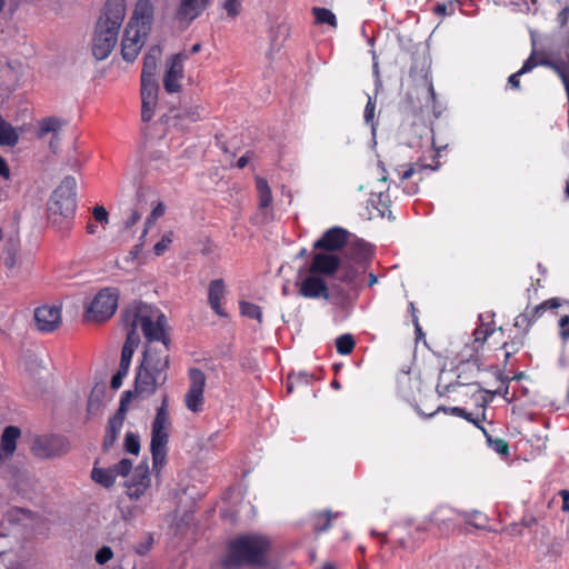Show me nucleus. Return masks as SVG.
Returning <instances> with one entry per match:
<instances>
[{"label": "nucleus", "mask_w": 569, "mask_h": 569, "mask_svg": "<svg viewBox=\"0 0 569 569\" xmlns=\"http://www.w3.org/2000/svg\"><path fill=\"white\" fill-rule=\"evenodd\" d=\"M375 110H376V103L371 99V97H369L368 102H367L366 108H365V113H363V118H365L366 123H371L372 122V120L375 118Z\"/></svg>", "instance_id": "nucleus-47"}, {"label": "nucleus", "mask_w": 569, "mask_h": 569, "mask_svg": "<svg viewBox=\"0 0 569 569\" xmlns=\"http://www.w3.org/2000/svg\"><path fill=\"white\" fill-rule=\"evenodd\" d=\"M492 448L496 452H498L500 455H506V453H508V450H509L508 443L502 439H497L493 442Z\"/></svg>", "instance_id": "nucleus-49"}, {"label": "nucleus", "mask_w": 569, "mask_h": 569, "mask_svg": "<svg viewBox=\"0 0 569 569\" xmlns=\"http://www.w3.org/2000/svg\"><path fill=\"white\" fill-rule=\"evenodd\" d=\"M76 187V179L68 176L53 191L48 204L49 220L52 223H68L73 218L77 208Z\"/></svg>", "instance_id": "nucleus-4"}, {"label": "nucleus", "mask_w": 569, "mask_h": 569, "mask_svg": "<svg viewBox=\"0 0 569 569\" xmlns=\"http://www.w3.org/2000/svg\"><path fill=\"white\" fill-rule=\"evenodd\" d=\"M491 333L492 329L489 326L481 323L473 331L475 342H485Z\"/></svg>", "instance_id": "nucleus-39"}, {"label": "nucleus", "mask_w": 569, "mask_h": 569, "mask_svg": "<svg viewBox=\"0 0 569 569\" xmlns=\"http://www.w3.org/2000/svg\"><path fill=\"white\" fill-rule=\"evenodd\" d=\"M569 8H563L558 14L560 26H565L568 21Z\"/></svg>", "instance_id": "nucleus-55"}, {"label": "nucleus", "mask_w": 569, "mask_h": 569, "mask_svg": "<svg viewBox=\"0 0 569 569\" xmlns=\"http://www.w3.org/2000/svg\"><path fill=\"white\" fill-rule=\"evenodd\" d=\"M18 139L17 130L0 117V144L14 146Z\"/></svg>", "instance_id": "nucleus-26"}, {"label": "nucleus", "mask_w": 569, "mask_h": 569, "mask_svg": "<svg viewBox=\"0 0 569 569\" xmlns=\"http://www.w3.org/2000/svg\"><path fill=\"white\" fill-rule=\"evenodd\" d=\"M376 282H377L376 276L370 273V276H369V286H373Z\"/></svg>", "instance_id": "nucleus-63"}, {"label": "nucleus", "mask_w": 569, "mask_h": 569, "mask_svg": "<svg viewBox=\"0 0 569 569\" xmlns=\"http://www.w3.org/2000/svg\"><path fill=\"white\" fill-rule=\"evenodd\" d=\"M122 323L124 329L127 330V339L122 347L120 366L123 367V369H126L130 367L133 353L140 342V335L138 332V329H140V322H138L136 326L127 323L124 309L122 311Z\"/></svg>", "instance_id": "nucleus-14"}, {"label": "nucleus", "mask_w": 569, "mask_h": 569, "mask_svg": "<svg viewBox=\"0 0 569 569\" xmlns=\"http://www.w3.org/2000/svg\"><path fill=\"white\" fill-rule=\"evenodd\" d=\"M158 84L141 86L142 111L141 118L144 122L151 120L157 103Z\"/></svg>", "instance_id": "nucleus-20"}, {"label": "nucleus", "mask_w": 569, "mask_h": 569, "mask_svg": "<svg viewBox=\"0 0 569 569\" xmlns=\"http://www.w3.org/2000/svg\"><path fill=\"white\" fill-rule=\"evenodd\" d=\"M92 479L100 483L101 486L109 488L111 487L116 481V475L114 470L112 468L110 469H101V468H93L91 471Z\"/></svg>", "instance_id": "nucleus-27"}, {"label": "nucleus", "mask_w": 569, "mask_h": 569, "mask_svg": "<svg viewBox=\"0 0 569 569\" xmlns=\"http://www.w3.org/2000/svg\"><path fill=\"white\" fill-rule=\"evenodd\" d=\"M249 162V158L247 156H242L237 161V167L242 169L244 168Z\"/></svg>", "instance_id": "nucleus-59"}, {"label": "nucleus", "mask_w": 569, "mask_h": 569, "mask_svg": "<svg viewBox=\"0 0 569 569\" xmlns=\"http://www.w3.org/2000/svg\"><path fill=\"white\" fill-rule=\"evenodd\" d=\"M17 262H18V259H17L16 250L8 249L7 256L4 258V266L8 269H13L17 266Z\"/></svg>", "instance_id": "nucleus-48"}, {"label": "nucleus", "mask_w": 569, "mask_h": 569, "mask_svg": "<svg viewBox=\"0 0 569 569\" xmlns=\"http://www.w3.org/2000/svg\"><path fill=\"white\" fill-rule=\"evenodd\" d=\"M269 549L270 540L263 535L250 533L239 536L229 543L222 566L227 569L238 568L243 565L263 566L267 563Z\"/></svg>", "instance_id": "nucleus-3"}, {"label": "nucleus", "mask_w": 569, "mask_h": 569, "mask_svg": "<svg viewBox=\"0 0 569 569\" xmlns=\"http://www.w3.org/2000/svg\"><path fill=\"white\" fill-rule=\"evenodd\" d=\"M336 348L340 355H349L355 348V339L350 333H345L336 339Z\"/></svg>", "instance_id": "nucleus-28"}, {"label": "nucleus", "mask_w": 569, "mask_h": 569, "mask_svg": "<svg viewBox=\"0 0 569 569\" xmlns=\"http://www.w3.org/2000/svg\"><path fill=\"white\" fill-rule=\"evenodd\" d=\"M166 212V206L163 202H158L156 207L152 209L151 213L152 218L160 219Z\"/></svg>", "instance_id": "nucleus-53"}, {"label": "nucleus", "mask_w": 569, "mask_h": 569, "mask_svg": "<svg viewBox=\"0 0 569 569\" xmlns=\"http://www.w3.org/2000/svg\"><path fill=\"white\" fill-rule=\"evenodd\" d=\"M93 217L99 223L103 226L109 222L108 211L102 206H97L93 208Z\"/></svg>", "instance_id": "nucleus-44"}, {"label": "nucleus", "mask_w": 569, "mask_h": 569, "mask_svg": "<svg viewBox=\"0 0 569 569\" xmlns=\"http://www.w3.org/2000/svg\"><path fill=\"white\" fill-rule=\"evenodd\" d=\"M171 242H172V232H168V233L163 234L161 240L158 241L153 247L154 253L157 256H162L167 251V249L169 248Z\"/></svg>", "instance_id": "nucleus-36"}, {"label": "nucleus", "mask_w": 569, "mask_h": 569, "mask_svg": "<svg viewBox=\"0 0 569 569\" xmlns=\"http://www.w3.org/2000/svg\"><path fill=\"white\" fill-rule=\"evenodd\" d=\"M154 18V4L151 0H138L134 4L132 16L128 22L130 30L132 27L151 30Z\"/></svg>", "instance_id": "nucleus-13"}, {"label": "nucleus", "mask_w": 569, "mask_h": 569, "mask_svg": "<svg viewBox=\"0 0 569 569\" xmlns=\"http://www.w3.org/2000/svg\"><path fill=\"white\" fill-rule=\"evenodd\" d=\"M321 569H337V567L331 562H326Z\"/></svg>", "instance_id": "nucleus-62"}, {"label": "nucleus", "mask_w": 569, "mask_h": 569, "mask_svg": "<svg viewBox=\"0 0 569 569\" xmlns=\"http://www.w3.org/2000/svg\"><path fill=\"white\" fill-rule=\"evenodd\" d=\"M340 264V260L332 253H316L310 266L312 273L333 274Z\"/></svg>", "instance_id": "nucleus-19"}, {"label": "nucleus", "mask_w": 569, "mask_h": 569, "mask_svg": "<svg viewBox=\"0 0 569 569\" xmlns=\"http://www.w3.org/2000/svg\"><path fill=\"white\" fill-rule=\"evenodd\" d=\"M560 496L562 498V510L569 511V491L562 490Z\"/></svg>", "instance_id": "nucleus-56"}, {"label": "nucleus", "mask_w": 569, "mask_h": 569, "mask_svg": "<svg viewBox=\"0 0 569 569\" xmlns=\"http://www.w3.org/2000/svg\"><path fill=\"white\" fill-rule=\"evenodd\" d=\"M96 230H97V227L93 223H89L87 226V232L88 233L93 234V233H96Z\"/></svg>", "instance_id": "nucleus-60"}, {"label": "nucleus", "mask_w": 569, "mask_h": 569, "mask_svg": "<svg viewBox=\"0 0 569 569\" xmlns=\"http://www.w3.org/2000/svg\"><path fill=\"white\" fill-rule=\"evenodd\" d=\"M331 521V515L329 511H326L323 515H318L315 519V530L325 531L329 528Z\"/></svg>", "instance_id": "nucleus-38"}, {"label": "nucleus", "mask_w": 569, "mask_h": 569, "mask_svg": "<svg viewBox=\"0 0 569 569\" xmlns=\"http://www.w3.org/2000/svg\"><path fill=\"white\" fill-rule=\"evenodd\" d=\"M189 58L187 52L172 54L166 61L163 87L167 92L176 93L181 89L180 81L183 78V62Z\"/></svg>", "instance_id": "nucleus-8"}, {"label": "nucleus", "mask_w": 569, "mask_h": 569, "mask_svg": "<svg viewBox=\"0 0 569 569\" xmlns=\"http://www.w3.org/2000/svg\"><path fill=\"white\" fill-rule=\"evenodd\" d=\"M240 312L244 317H248V318H251V319H256L259 322L261 321V317H262L261 310L254 303L241 301L240 302Z\"/></svg>", "instance_id": "nucleus-32"}, {"label": "nucleus", "mask_w": 569, "mask_h": 569, "mask_svg": "<svg viewBox=\"0 0 569 569\" xmlns=\"http://www.w3.org/2000/svg\"><path fill=\"white\" fill-rule=\"evenodd\" d=\"M158 219L157 218H152V214H149L144 221V228H143V231H142V234L140 237V241H143L149 229L154 224V222L157 221Z\"/></svg>", "instance_id": "nucleus-51"}, {"label": "nucleus", "mask_w": 569, "mask_h": 569, "mask_svg": "<svg viewBox=\"0 0 569 569\" xmlns=\"http://www.w3.org/2000/svg\"><path fill=\"white\" fill-rule=\"evenodd\" d=\"M20 436V430L17 427L9 426L4 429L1 436V448L6 456H12L16 450L17 439Z\"/></svg>", "instance_id": "nucleus-24"}, {"label": "nucleus", "mask_w": 569, "mask_h": 569, "mask_svg": "<svg viewBox=\"0 0 569 569\" xmlns=\"http://www.w3.org/2000/svg\"><path fill=\"white\" fill-rule=\"evenodd\" d=\"M126 322L132 326L140 322V330L148 342L136 376L134 391L149 397L167 381L170 357L166 316L151 305L133 302L126 308Z\"/></svg>", "instance_id": "nucleus-1"}, {"label": "nucleus", "mask_w": 569, "mask_h": 569, "mask_svg": "<svg viewBox=\"0 0 569 569\" xmlns=\"http://www.w3.org/2000/svg\"><path fill=\"white\" fill-rule=\"evenodd\" d=\"M189 117L191 118L192 121H197L200 118L198 112H192L190 113Z\"/></svg>", "instance_id": "nucleus-64"}, {"label": "nucleus", "mask_w": 569, "mask_h": 569, "mask_svg": "<svg viewBox=\"0 0 569 569\" xmlns=\"http://www.w3.org/2000/svg\"><path fill=\"white\" fill-rule=\"evenodd\" d=\"M256 189L258 193L259 208L263 214L268 216L272 204V192L266 179L256 178Z\"/></svg>", "instance_id": "nucleus-22"}, {"label": "nucleus", "mask_w": 569, "mask_h": 569, "mask_svg": "<svg viewBox=\"0 0 569 569\" xmlns=\"http://www.w3.org/2000/svg\"><path fill=\"white\" fill-rule=\"evenodd\" d=\"M126 13V0L106 1L91 40V51L97 60L107 59L114 49Z\"/></svg>", "instance_id": "nucleus-2"}, {"label": "nucleus", "mask_w": 569, "mask_h": 569, "mask_svg": "<svg viewBox=\"0 0 569 569\" xmlns=\"http://www.w3.org/2000/svg\"><path fill=\"white\" fill-rule=\"evenodd\" d=\"M445 411H449L450 413H452L455 416H458V417H461L465 419H469V413L460 407H452L449 409H445Z\"/></svg>", "instance_id": "nucleus-54"}, {"label": "nucleus", "mask_w": 569, "mask_h": 569, "mask_svg": "<svg viewBox=\"0 0 569 569\" xmlns=\"http://www.w3.org/2000/svg\"><path fill=\"white\" fill-rule=\"evenodd\" d=\"M66 124V122L56 117H50L41 120L39 122V136L43 137L48 133H52L57 138L61 128Z\"/></svg>", "instance_id": "nucleus-25"}, {"label": "nucleus", "mask_w": 569, "mask_h": 569, "mask_svg": "<svg viewBox=\"0 0 569 569\" xmlns=\"http://www.w3.org/2000/svg\"><path fill=\"white\" fill-rule=\"evenodd\" d=\"M397 171H398L399 177H400L401 180H408L413 174H416V167L412 166V163H408V164L400 166L397 169Z\"/></svg>", "instance_id": "nucleus-45"}, {"label": "nucleus", "mask_w": 569, "mask_h": 569, "mask_svg": "<svg viewBox=\"0 0 569 569\" xmlns=\"http://www.w3.org/2000/svg\"><path fill=\"white\" fill-rule=\"evenodd\" d=\"M141 219V214L138 210H131L128 217L123 221V227L126 230L131 229L139 220Z\"/></svg>", "instance_id": "nucleus-46"}, {"label": "nucleus", "mask_w": 569, "mask_h": 569, "mask_svg": "<svg viewBox=\"0 0 569 569\" xmlns=\"http://www.w3.org/2000/svg\"><path fill=\"white\" fill-rule=\"evenodd\" d=\"M559 306H560V303L557 299H549L537 307V312H539L540 310H546V309H555V308H558Z\"/></svg>", "instance_id": "nucleus-50"}, {"label": "nucleus", "mask_w": 569, "mask_h": 569, "mask_svg": "<svg viewBox=\"0 0 569 569\" xmlns=\"http://www.w3.org/2000/svg\"><path fill=\"white\" fill-rule=\"evenodd\" d=\"M299 293L309 299L329 298L326 282L316 274L308 276L301 281Z\"/></svg>", "instance_id": "nucleus-18"}, {"label": "nucleus", "mask_w": 569, "mask_h": 569, "mask_svg": "<svg viewBox=\"0 0 569 569\" xmlns=\"http://www.w3.org/2000/svg\"><path fill=\"white\" fill-rule=\"evenodd\" d=\"M465 521L477 528H483L487 523V517L478 510L465 511L461 513Z\"/></svg>", "instance_id": "nucleus-30"}, {"label": "nucleus", "mask_w": 569, "mask_h": 569, "mask_svg": "<svg viewBox=\"0 0 569 569\" xmlns=\"http://www.w3.org/2000/svg\"><path fill=\"white\" fill-rule=\"evenodd\" d=\"M357 272L353 268H347L343 270L341 280L345 282H352L356 279Z\"/></svg>", "instance_id": "nucleus-52"}, {"label": "nucleus", "mask_w": 569, "mask_h": 569, "mask_svg": "<svg viewBox=\"0 0 569 569\" xmlns=\"http://www.w3.org/2000/svg\"><path fill=\"white\" fill-rule=\"evenodd\" d=\"M170 417L164 398L151 426V443L153 469L159 471L167 457V445L169 439Z\"/></svg>", "instance_id": "nucleus-5"}, {"label": "nucleus", "mask_w": 569, "mask_h": 569, "mask_svg": "<svg viewBox=\"0 0 569 569\" xmlns=\"http://www.w3.org/2000/svg\"><path fill=\"white\" fill-rule=\"evenodd\" d=\"M113 556L110 547L104 546L100 548L96 553V561L100 565L107 563Z\"/></svg>", "instance_id": "nucleus-40"}, {"label": "nucleus", "mask_w": 569, "mask_h": 569, "mask_svg": "<svg viewBox=\"0 0 569 569\" xmlns=\"http://www.w3.org/2000/svg\"><path fill=\"white\" fill-rule=\"evenodd\" d=\"M190 386L184 396V403L188 410L192 412H200L204 403V386L206 376L200 369H190L189 371Z\"/></svg>", "instance_id": "nucleus-7"}, {"label": "nucleus", "mask_w": 569, "mask_h": 569, "mask_svg": "<svg viewBox=\"0 0 569 569\" xmlns=\"http://www.w3.org/2000/svg\"><path fill=\"white\" fill-rule=\"evenodd\" d=\"M59 141H60L59 134H57V138L54 136H52V139L50 140V143H49L52 151H54V152L57 151V149L59 147Z\"/></svg>", "instance_id": "nucleus-58"}, {"label": "nucleus", "mask_w": 569, "mask_h": 569, "mask_svg": "<svg viewBox=\"0 0 569 569\" xmlns=\"http://www.w3.org/2000/svg\"><path fill=\"white\" fill-rule=\"evenodd\" d=\"M119 301V292L114 288L101 289L86 309V319L88 321H104L111 318Z\"/></svg>", "instance_id": "nucleus-6"}, {"label": "nucleus", "mask_w": 569, "mask_h": 569, "mask_svg": "<svg viewBox=\"0 0 569 569\" xmlns=\"http://www.w3.org/2000/svg\"><path fill=\"white\" fill-rule=\"evenodd\" d=\"M416 167V173L420 174V180L422 179V173L426 170L436 171L439 169V162L437 161L435 166L425 163L422 159H419L416 163H412Z\"/></svg>", "instance_id": "nucleus-43"}, {"label": "nucleus", "mask_w": 569, "mask_h": 569, "mask_svg": "<svg viewBox=\"0 0 569 569\" xmlns=\"http://www.w3.org/2000/svg\"><path fill=\"white\" fill-rule=\"evenodd\" d=\"M149 31L127 24L121 42V53L126 61H133L146 42Z\"/></svg>", "instance_id": "nucleus-11"}, {"label": "nucleus", "mask_w": 569, "mask_h": 569, "mask_svg": "<svg viewBox=\"0 0 569 569\" xmlns=\"http://www.w3.org/2000/svg\"><path fill=\"white\" fill-rule=\"evenodd\" d=\"M129 368L123 369L119 366L118 372L111 379V388L119 389L122 386L123 378L128 375Z\"/></svg>", "instance_id": "nucleus-42"}, {"label": "nucleus", "mask_w": 569, "mask_h": 569, "mask_svg": "<svg viewBox=\"0 0 569 569\" xmlns=\"http://www.w3.org/2000/svg\"><path fill=\"white\" fill-rule=\"evenodd\" d=\"M0 176L8 178L9 177V168L7 162L0 158Z\"/></svg>", "instance_id": "nucleus-57"}, {"label": "nucleus", "mask_w": 569, "mask_h": 569, "mask_svg": "<svg viewBox=\"0 0 569 569\" xmlns=\"http://www.w3.org/2000/svg\"><path fill=\"white\" fill-rule=\"evenodd\" d=\"M559 336L563 341L569 339V315H562L559 319Z\"/></svg>", "instance_id": "nucleus-41"}, {"label": "nucleus", "mask_w": 569, "mask_h": 569, "mask_svg": "<svg viewBox=\"0 0 569 569\" xmlns=\"http://www.w3.org/2000/svg\"><path fill=\"white\" fill-rule=\"evenodd\" d=\"M210 0H176L173 19L183 26H189L209 7Z\"/></svg>", "instance_id": "nucleus-10"}, {"label": "nucleus", "mask_w": 569, "mask_h": 569, "mask_svg": "<svg viewBox=\"0 0 569 569\" xmlns=\"http://www.w3.org/2000/svg\"><path fill=\"white\" fill-rule=\"evenodd\" d=\"M69 442L61 436H43L33 441L32 451L39 458H53L69 451Z\"/></svg>", "instance_id": "nucleus-9"}, {"label": "nucleus", "mask_w": 569, "mask_h": 569, "mask_svg": "<svg viewBox=\"0 0 569 569\" xmlns=\"http://www.w3.org/2000/svg\"><path fill=\"white\" fill-rule=\"evenodd\" d=\"M126 451L131 455H138L140 451L139 436L133 432H127L124 437Z\"/></svg>", "instance_id": "nucleus-34"}, {"label": "nucleus", "mask_w": 569, "mask_h": 569, "mask_svg": "<svg viewBox=\"0 0 569 569\" xmlns=\"http://www.w3.org/2000/svg\"><path fill=\"white\" fill-rule=\"evenodd\" d=\"M34 321L38 330L52 332L61 323V311L54 306H42L34 311Z\"/></svg>", "instance_id": "nucleus-15"}, {"label": "nucleus", "mask_w": 569, "mask_h": 569, "mask_svg": "<svg viewBox=\"0 0 569 569\" xmlns=\"http://www.w3.org/2000/svg\"><path fill=\"white\" fill-rule=\"evenodd\" d=\"M200 48H201L200 43H196V44H193V46H192V48H191V50H190V53H188V54L190 56V54H192V53H197V52H199V51H200Z\"/></svg>", "instance_id": "nucleus-61"}, {"label": "nucleus", "mask_w": 569, "mask_h": 569, "mask_svg": "<svg viewBox=\"0 0 569 569\" xmlns=\"http://www.w3.org/2000/svg\"><path fill=\"white\" fill-rule=\"evenodd\" d=\"M123 406H124V403H123V401H121L119 411L108 422V428H107L104 440H103V447L106 449H109L110 447L113 446V443L117 440V437L122 428L123 420H124Z\"/></svg>", "instance_id": "nucleus-21"}, {"label": "nucleus", "mask_w": 569, "mask_h": 569, "mask_svg": "<svg viewBox=\"0 0 569 569\" xmlns=\"http://www.w3.org/2000/svg\"><path fill=\"white\" fill-rule=\"evenodd\" d=\"M151 483L149 468L146 463L138 465L131 472L124 486L131 499H139L149 489Z\"/></svg>", "instance_id": "nucleus-12"}, {"label": "nucleus", "mask_w": 569, "mask_h": 569, "mask_svg": "<svg viewBox=\"0 0 569 569\" xmlns=\"http://www.w3.org/2000/svg\"><path fill=\"white\" fill-rule=\"evenodd\" d=\"M224 296V284L220 279L212 280L209 286V303L212 310L219 315L223 316V310L221 308V300Z\"/></svg>", "instance_id": "nucleus-23"}, {"label": "nucleus", "mask_w": 569, "mask_h": 569, "mask_svg": "<svg viewBox=\"0 0 569 569\" xmlns=\"http://www.w3.org/2000/svg\"><path fill=\"white\" fill-rule=\"evenodd\" d=\"M219 6L229 18H234L240 13L242 0H220Z\"/></svg>", "instance_id": "nucleus-31"}, {"label": "nucleus", "mask_w": 569, "mask_h": 569, "mask_svg": "<svg viewBox=\"0 0 569 569\" xmlns=\"http://www.w3.org/2000/svg\"><path fill=\"white\" fill-rule=\"evenodd\" d=\"M162 54L161 48L154 46L148 50L143 58V68L141 73V86L144 84H158L156 80V72L158 61Z\"/></svg>", "instance_id": "nucleus-17"}, {"label": "nucleus", "mask_w": 569, "mask_h": 569, "mask_svg": "<svg viewBox=\"0 0 569 569\" xmlns=\"http://www.w3.org/2000/svg\"><path fill=\"white\" fill-rule=\"evenodd\" d=\"M313 12L317 22L336 26V16L330 10L325 8H315Z\"/></svg>", "instance_id": "nucleus-35"}, {"label": "nucleus", "mask_w": 569, "mask_h": 569, "mask_svg": "<svg viewBox=\"0 0 569 569\" xmlns=\"http://www.w3.org/2000/svg\"><path fill=\"white\" fill-rule=\"evenodd\" d=\"M348 239V231L340 227L328 229L320 239H318L313 248L327 251H335L342 248Z\"/></svg>", "instance_id": "nucleus-16"}, {"label": "nucleus", "mask_w": 569, "mask_h": 569, "mask_svg": "<svg viewBox=\"0 0 569 569\" xmlns=\"http://www.w3.org/2000/svg\"><path fill=\"white\" fill-rule=\"evenodd\" d=\"M458 383L459 385H472L473 382L470 381V378L467 376V373H471L473 376L475 373L479 372V367L476 362H467L463 363L461 367L458 368Z\"/></svg>", "instance_id": "nucleus-29"}, {"label": "nucleus", "mask_w": 569, "mask_h": 569, "mask_svg": "<svg viewBox=\"0 0 569 569\" xmlns=\"http://www.w3.org/2000/svg\"><path fill=\"white\" fill-rule=\"evenodd\" d=\"M532 69H533V62L531 60H526L523 62L522 67L520 68V70H518L517 72L512 73L509 77V79H508L509 84L515 89H519L520 88L519 77L525 73L530 72Z\"/></svg>", "instance_id": "nucleus-33"}, {"label": "nucleus", "mask_w": 569, "mask_h": 569, "mask_svg": "<svg viewBox=\"0 0 569 569\" xmlns=\"http://www.w3.org/2000/svg\"><path fill=\"white\" fill-rule=\"evenodd\" d=\"M112 469L114 470L116 477H127L131 472L132 462L130 459H122L117 465H114Z\"/></svg>", "instance_id": "nucleus-37"}]
</instances>
